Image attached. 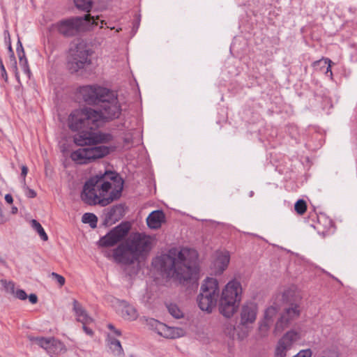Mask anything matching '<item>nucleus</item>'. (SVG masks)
Listing matches in <instances>:
<instances>
[{"label":"nucleus","mask_w":357,"mask_h":357,"mask_svg":"<svg viewBox=\"0 0 357 357\" xmlns=\"http://www.w3.org/2000/svg\"><path fill=\"white\" fill-rule=\"evenodd\" d=\"M116 183V187L111 190L109 196H103L100 201L101 206H106L112 202L119 199L122 193L124 180H113Z\"/></svg>","instance_id":"15"},{"label":"nucleus","mask_w":357,"mask_h":357,"mask_svg":"<svg viewBox=\"0 0 357 357\" xmlns=\"http://www.w3.org/2000/svg\"><path fill=\"white\" fill-rule=\"evenodd\" d=\"M83 330L84 331L89 335L92 336L93 335V330L86 326V324H83Z\"/></svg>","instance_id":"45"},{"label":"nucleus","mask_w":357,"mask_h":357,"mask_svg":"<svg viewBox=\"0 0 357 357\" xmlns=\"http://www.w3.org/2000/svg\"><path fill=\"white\" fill-rule=\"evenodd\" d=\"M152 265L167 278H175L181 282L197 283L199 268L195 250L172 248L167 254L156 257Z\"/></svg>","instance_id":"2"},{"label":"nucleus","mask_w":357,"mask_h":357,"mask_svg":"<svg viewBox=\"0 0 357 357\" xmlns=\"http://www.w3.org/2000/svg\"><path fill=\"white\" fill-rule=\"evenodd\" d=\"M167 309L169 314L175 319H178L183 318L184 316L183 312L176 304H169V305H167Z\"/></svg>","instance_id":"31"},{"label":"nucleus","mask_w":357,"mask_h":357,"mask_svg":"<svg viewBox=\"0 0 357 357\" xmlns=\"http://www.w3.org/2000/svg\"><path fill=\"white\" fill-rule=\"evenodd\" d=\"M1 282L3 285L4 289L7 292L11 294H15V283L13 282H7L6 280H1Z\"/></svg>","instance_id":"37"},{"label":"nucleus","mask_w":357,"mask_h":357,"mask_svg":"<svg viewBox=\"0 0 357 357\" xmlns=\"http://www.w3.org/2000/svg\"><path fill=\"white\" fill-rule=\"evenodd\" d=\"M107 327L109 329H110L112 331H114L115 330V327L112 324H109L107 325Z\"/></svg>","instance_id":"50"},{"label":"nucleus","mask_w":357,"mask_h":357,"mask_svg":"<svg viewBox=\"0 0 357 357\" xmlns=\"http://www.w3.org/2000/svg\"><path fill=\"white\" fill-rule=\"evenodd\" d=\"M0 68H1V77L2 78L6 81L7 82L8 81V75H7V73L6 71V69H5V67L3 64V62L0 59Z\"/></svg>","instance_id":"42"},{"label":"nucleus","mask_w":357,"mask_h":357,"mask_svg":"<svg viewBox=\"0 0 357 357\" xmlns=\"http://www.w3.org/2000/svg\"><path fill=\"white\" fill-rule=\"evenodd\" d=\"M126 206L123 204H116L110 208L105 213L104 223L112 225L120 220L126 214Z\"/></svg>","instance_id":"13"},{"label":"nucleus","mask_w":357,"mask_h":357,"mask_svg":"<svg viewBox=\"0 0 357 357\" xmlns=\"http://www.w3.org/2000/svg\"><path fill=\"white\" fill-rule=\"evenodd\" d=\"M277 312L278 310L275 307L271 306L268 307L265 311L264 318L263 320L273 324L274 317L276 316Z\"/></svg>","instance_id":"32"},{"label":"nucleus","mask_w":357,"mask_h":357,"mask_svg":"<svg viewBox=\"0 0 357 357\" xmlns=\"http://www.w3.org/2000/svg\"><path fill=\"white\" fill-rule=\"evenodd\" d=\"M230 256L228 251L217 252L213 261L214 271L216 275H220L227 268Z\"/></svg>","instance_id":"14"},{"label":"nucleus","mask_w":357,"mask_h":357,"mask_svg":"<svg viewBox=\"0 0 357 357\" xmlns=\"http://www.w3.org/2000/svg\"><path fill=\"white\" fill-rule=\"evenodd\" d=\"M87 67L86 65L83 64L82 61H79L77 60H74V58L68 56L67 61V68L71 73H75L79 72V70L84 69Z\"/></svg>","instance_id":"22"},{"label":"nucleus","mask_w":357,"mask_h":357,"mask_svg":"<svg viewBox=\"0 0 357 357\" xmlns=\"http://www.w3.org/2000/svg\"><path fill=\"white\" fill-rule=\"evenodd\" d=\"M51 277L53 279H54L59 283V284L60 286L64 285L66 280H65V278L62 275H61L56 273L52 272L51 273Z\"/></svg>","instance_id":"39"},{"label":"nucleus","mask_w":357,"mask_h":357,"mask_svg":"<svg viewBox=\"0 0 357 357\" xmlns=\"http://www.w3.org/2000/svg\"><path fill=\"white\" fill-rule=\"evenodd\" d=\"M107 28H109V26H107ZM110 29H114V27H109Z\"/></svg>","instance_id":"53"},{"label":"nucleus","mask_w":357,"mask_h":357,"mask_svg":"<svg viewBox=\"0 0 357 357\" xmlns=\"http://www.w3.org/2000/svg\"><path fill=\"white\" fill-rule=\"evenodd\" d=\"M128 242L130 245V248L140 257L151 250L153 239L149 235L137 232L130 236Z\"/></svg>","instance_id":"10"},{"label":"nucleus","mask_w":357,"mask_h":357,"mask_svg":"<svg viewBox=\"0 0 357 357\" xmlns=\"http://www.w3.org/2000/svg\"><path fill=\"white\" fill-rule=\"evenodd\" d=\"M14 294L20 300H26L28 297L26 293L22 289H17Z\"/></svg>","instance_id":"41"},{"label":"nucleus","mask_w":357,"mask_h":357,"mask_svg":"<svg viewBox=\"0 0 357 357\" xmlns=\"http://www.w3.org/2000/svg\"><path fill=\"white\" fill-rule=\"evenodd\" d=\"M130 229V225L128 222H121L105 236L100 238L99 240L100 246L105 248L114 246L127 236Z\"/></svg>","instance_id":"8"},{"label":"nucleus","mask_w":357,"mask_h":357,"mask_svg":"<svg viewBox=\"0 0 357 357\" xmlns=\"http://www.w3.org/2000/svg\"><path fill=\"white\" fill-rule=\"evenodd\" d=\"M24 185H26L25 180H24Z\"/></svg>","instance_id":"55"},{"label":"nucleus","mask_w":357,"mask_h":357,"mask_svg":"<svg viewBox=\"0 0 357 357\" xmlns=\"http://www.w3.org/2000/svg\"><path fill=\"white\" fill-rule=\"evenodd\" d=\"M27 298H29L30 303L32 304H35L38 302V297L34 294H30Z\"/></svg>","instance_id":"44"},{"label":"nucleus","mask_w":357,"mask_h":357,"mask_svg":"<svg viewBox=\"0 0 357 357\" xmlns=\"http://www.w3.org/2000/svg\"><path fill=\"white\" fill-rule=\"evenodd\" d=\"M4 36H5V39L7 40V38L8 39V52H9V54H10V58H13L14 59V52H13V50L12 49V47H11V43H10V34L8 33V31H5L4 32Z\"/></svg>","instance_id":"40"},{"label":"nucleus","mask_w":357,"mask_h":357,"mask_svg":"<svg viewBox=\"0 0 357 357\" xmlns=\"http://www.w3.org/2000/svg\"><path fill=\"white\" fill-rule=\"evenodd\" d=\"M253 192H250V196H252Z\"/></svg>","instance_id":"56"},{"label":"nucleus","mask_w":357,"mask_h":357,"mask_svg":"<svg viewBox=\"0 0 357 357\" xmlns=\"http://www.w3.org/2000/svg\"><path fill=\"white\" fill-rule=\"evenodd\" d=\"M75 6L86 12H89L93 7L94 0H74Z\"/></svg>","instance_id":"28"},{"label":"nucleus","mask_w":357,"mask_h":357,"mask_svg":"<svg viewBox=\"0 0 357 357\" xmlns=\"http://www.w3.org/2000/svg\"><path fill=\"white\" fill-rule=\"evenodd\" d=\"M20 47L21 48L20 50V48L17 47V53H18V56H19V60H20V64L24 73L25 74H26L28 77H29L30 76V70L29 68L28 61H27L26 59L25 58L24 52V50H23L21 43L20 44Z\"/></svg>","instance_id":"27"},{"label":"nucleus","mask_w":357,"mask_h":357,"mask_svg":"<svg viewBox=\"0 0 357 357\" xmlns=\"http://www.w3.org/2000/svg\"><path fill=\"white\" fill-rule=\"evenodd\" d=\"M291 348L284 344L278 342V344L275 349V357H287V353ZM312 351L310 349H304L300 351L296 355L292 357H311Z\"/></svg>","instance_id":"17"},{"label":"nucleus","mask_w":357,"mask_h":357,"mask_svg":"<svg viewBox=\"0 0 357 357\" xmlns=\"http://www.w3.org/2000/svg\"><path fill=\"white\" fill-rule=\"evenodd\" d=\"M100 24H101L100 28L102 29V28H103L104 24H106V22L104 20H101Z\"/></svg>","instance_id":"51"},{"label":"nucleus","mask_w":357,"mask_h":357,"mask_svg":"<svg viewBox=\"0 0 357 357\" xmlns=\"http://www.w3.org/2000/svg\"><path fill=\"white\" fill-rule=\"evenodd\" d=\"M0 263H1V264H6L5 260H4L2 257H0Z\"/></svg>","instance_id":"52"},{"label":"nucleus","mask_w":357,"mask_h":357,"mask_svg":"<svg viewBox=\"0 0 357 357\" xmlns=\"http://www.w3.org/2000/svg\"><path fill=\"white\" fill-rule=\"evenodd\" d=\"M79 93L88 105L99 106V109L84 107L73 112L68 117V126L74 131L80 132L75 135L74 142L78 146H94L80 148L70 155L77 164H87L107 155L114 146L105 145L113 140L110 133L93 132V130L103 123L119 117L121 107L117 94L99 85H86L79 88Z\"/></svg>","instance_id":"1"},{"label":"nucleus","mask_w":357,"mask_h":357,"mask_svg":"<svg viewBox=\"0 0 357 357\" xmlns=\"http://www.w3.org/2000/svg\"><path fill=\"white\" fill-rule=\"evenodd\" d=\"M18 211V209L16 206H13L12 208H11V213L13 214H16Z\"/></svg>","instance_id":"48"},{"label":"nucleus","mask_w":357,"mask_h":357,"mask_svg":"<svg viewBox=\"0 0 357 357\" xmlns=\"http://www.w3.org/2000/svg\"><path fill=\"white\" fill-rule=\"evenodd\" d=\"M242 287L239 281H229L220 296L218 309L220 313L226 318H230L236 312L242 299Z\"/></svg>","instance_id":"4"},{"label":"nucleus","mask_w":357,"mask_h":357,"mask_svg":"<svg viewBox=\"0 0 357 357\" xmlns=\"http://www.w3.org/2000/svg\"><path fill=\"white\" fill-rule=\"evenodd\" d=\"M120 30H121V29H116V32H119Z\"/></svg>","instance_id":"54"},{"label":"nucleus","mask_w":357,"mask_h":357,"mask_svg":"<svg viewBox=\"0 0 357 357\" xmlns=\"http://www.w3.org/2000/svg\"><path fill=\"white\" fill-rule=\"evenodd\" d=\"M31 227L33 229H35L38 235L40 236V238L46 241L48 240V236L47 235L46 232L45 231L42 225L36 220H32L31 221Z\"/></svg>","instance_id":"29"},{"label":"nucleus","mask_w":357,"mask_h":357,"mask_svg":"<svg viewBox=\"0 0 357 357\" xmlns=\"http://www.w3.org/2000/svg\"><path fill=\"white\" fill-rule=\"evenodd\" d=\"M113 333L115 335H116L117 336H120L121 335V332L119 330L116 329V328H115V330L113 331Z\"/></svg>","instance_id":"49"},{"label":"nucleus","mask_w":357,"mask_h":357,"mask_svg":"<svg viewBox=\"0 0 357 357\" xmlns=\"http://www.w3.org/2000/svg\"><path fill=\"white\" fill-rule=\"evenodd\" d=\"M238 325L237 327L235 326L234 324H233L230 321H227L223 325V333L225 335L228 336L229 338L234 340L235 338L238 339Z\"/></svg>","instance_id":"24"},{"label":"nucleus","mask_w":357,"mask_h":357,"mask_svg":"<svg viewBox=\"0 0 357 357\" xmlns=\"http://www.w3.org/2000/svg\"><path fill=\"white\" fill-rule=\"evenodd\" d=\"M66 351V346L60 340L53 337L50 349V354H60Z\"/></svg>","instance_id":"25"},{"label":"nucleus","mask_w":357,"mask_h":357,"mask_svg":"<svg viewBox=\"0 0 357 357\" xmlns=\"http://www.w3.org/2000/svg\"><path fill=\"white\" fill-rule=\"evenodd\" d=\"M165 220V214L162 211H154L151 212L146 218L147 225L151 229H158L161 227Z\"/></svg>","instance_id":"18"},{"label":"nucleus","mask_w":357,"mask_h":357,"mask_svg":"<svg viewBox=\"0 0 357 357\" xmlns=\"http://www.w3.org/2000/svg\"><path fill=\"white\" fill-rule=\"evenodd\" d=\"M27 192L26 193V196L29 198H34L36 196V192L26 187Z\"/></svg>","instance_id":"43"},{"label":"nucleus","mask_w":357,"mask_h":357,"mask_svg":"<svg viewBox=\"0 0 357 357\" xmlns=\"http://www.w3.org/2000/svg\"><path fill=\"white\" fill-rule=\"evenodd\" d=\"M123 307L121 309V316L125 319L135 320L137 318V312L136 309L131 305L128 304L126 301L122 302Z\"/></svg>","instance_id":"20"},{"label":"nucleus","mask_w":357,"mask_h":357,"mask_svg":"<svg viewBox=\"0 0 357 357\" xmlns=\"http://www.w3.org/2000/svg\"><path fill=\"white\" fill-rule=\"evenodd\" d=\"M69 56L74 58V60L82 61L87 66L91 64L89 50L84 47H77L75 50H72Z\"/></svg>","instance_id":"16"},{"label":"nucleus","mask_w":357,"mask_h":357,"mask_svg":"<svg viewBox=\"0 0 357 357\" xmlns=\"http://www.w3.org/2000/svg\"><path fill=\"white\" fill-rule=\"evenodd\" d=\"M108 346L114 356H123L124 355L120 341L110 335H108Z\"/></svg>","instance_id":"21"},{"label":"nucleus","mask_w":357,"mask_h":357,"mask_svg":"<svg viewBox=\"0 0 357 357\" xmlns=\"http://www.w3.org/2000/svg\"><path fill=\"white\" fill-rule=\"evenodd\" d=\"M257 314V305L254 302H246L240 310V322L238 329V339L244 340L248 337L252 324L255 321Z\"/></svg>","instance_id":"7"},{"label":"nucleus","mask_w":357,"mask_h":357,"mask_svg":"<svg viewBox=\"0 0 357 357\" xmlns=\"http://www.w3.org/2000/svg\"><path fill=\"white\" fill-rule=\"evenodd\" d=\"M73 311L77 317V320L82 324H88L93 321L92 318L87 314L85 309L76 300H73Z\"/></svg>","instance_id":"19"},{"label":"nucleus","mask_w":357,"mask_h":357,"mask_svg":"<svg viewBox=\"0 0 357 357\" xmlns=\"http://www.w3.org/2000/svg\"><path fill=\"white\" fill-rule=\"evenodd\" d=\"M98 17L95 18L90 14H86L83 17H71L53 23L50 25L48 30L50 33H57L64 37H73L79 31L90 30L93 26L98 25Z\"/></svg>","instance_id":"3"},{"label":"nucleus","mask_w":357,"mask_h":357,"mask_svg":"<svg viewBox=\"0 0 357 357\" xmlns=\"http://www.w3.org/2000/svg\"><path fill=\"white\" fill-rule=\"evenodd\" d=\"M220 297L219 283L216 278H206L200 287L197 301L202 311L211 313L216 306Z\"/></svg>","instance_id":"5"},{"label":"nucleus","mask_w":357,"mask_h":357,"mask_svg":"<svg viewBox=\"0 0 357 357\" xmlns=\"http://www.w3.org/2000/svg\"><path fill=\"white\" fill-rule=\"evenodd\" d=\"M300 338L298 333L294 331H290L287 332L280 340L282 344H284L291 348V346L294 342H296Z\"/></svg>","instance_id":"23"},{"label":"nucleus","mask_w":357,"mask_h":357,"mask_svg":"<svg viewBox=\"0 0 357 357\" xmlns=\"http://www.w3.org/2000/svg\"><path fill=\"white\" fill-rule=\"evenodd\" d=\"M27 172H28V169L26 166H22V172H21V176L22 177H25L27 174Z\"/></svg>","instance_id":"47"},{"label":"nucleus","mask_w":357,"mask_h":357,"mask_svg":"<svg viewBox=\"0 0 357 357\" xmlns=\"http://www.w3.org/2000/svg\"><path fill=\"white\" fill-rule=\"evenodd\" d=\"M82 220L84 223L89 224L91 228H96L97 227L98 218L93 213H84L82 216Z\"/></svg>","instance_id":"30"},{"label":"nucleus","mask_w":357,"mask_h":357,"mask_svg":"<svg viewBox=\"0 0 357 357\" xmlns=\"http://www.w3.org/2000/svg\"><path fill=\"white\" fill-rule=\"evenodd\" d=\"M300 314L299 307L296 304H292L282 314L275 324V333H281L287 326L291 320L298 317Z\"/></svg>","instance_id":"12"},{"label":"nucleus","mask_w":357,"mask_h":357,"mask_svg":"<svg viewBox=\"0 0 357 357\" xmlns=\"http://www.w3.org/2000/svg\"><path fill=\"white\" fill-rule=\"evenodd\" d=\"M100 180H86L81 192V199L90 206L100 205L103 196L112 190V184L105 181L100 186L98 185Z\"/></svg>","instance_id":"6"},{"label":"nucleus","mask_w":357,"mask_h":357,"mask_svg":"<svg viewBox=\"0 0 357 357\" xmlns=\"http://www.w3.org/2000/svg\"><path fill=\"white\" fill-rule=\"evenodd\" d=\"M118 174L112 170L106 169L103 173L96 175L93 178H117Z\"/></svg>","instance_id":"33"},{"label":"nucleus","mask_w":357,"mask_h":357,"mask_svg":"<svg viewBox=\"0 0 357 357\" xmlns=\"http://www.w3.org/2000/svg\"><path fill=\"white\" fill-rule=\"evenodd\" d=\"M273 324L270 323V322H268V321H266L264 320H262L260 323H259V332L260 333V335L261 337H264L267 335V333L270 328V326L272 325Z\"/></svg>","instance_id":"35"},{"label":"nucleus","mask_w":357,"mask_h":357,"mask_svg":"<svg viewBox=\"0 0 357 357\" xmlns=\"http://www.w3.org/2000/svg\"><path fill=\"white\" fill-rule=\"evenodd\" d=\"M5 200L8 204H12L13 202V198L11 195L7 194L5 196Z\"/></svg>","instance_id":"46"},{"label":"nucleus","mask_w":357,"mask_h":357,"mask_svg":"<svg viewBox=\"0 0 357 357\" xmlns=\"http://www.w3.org/2000/svg\"><path fill=\"white\" fill-rule=\"evenodd\" d=\"M10 67L15 73V77L19 81L20 75H19V72L17 70V61H16L15 56H14V59L10 58Z\"/></svg>","instance_id":"38"},{"label":"nucleus","mask_w":357,"mask_h":357,"mask_svg":"<svg viewBox=\"0 0 357 357\" xmlns=\"http://www.w3.org/2000/svg\"><path fill=\"white\" fill-rule=\"evenodd\" d=\"M331 63L332 62H331V61L329 59H328V58H322L321 59H320L319 61H314L313 63V66L314 68H317L318 66H319L321 64L328 65L326 73L330 72L331 75H332V71L331 70Z\"/></svg>","instance_id":"36"},{"label":"nucleus","mask_w":357,"mask_h":357,"mask_svg":"<svg viewBox=\"0 0 357 357\" xmlns=\"http://www.w3.org/2000/svg\"><path fill=\"white\" fill-rule=\"evenodd\" d=\"M52 340L53 337L46 338L43 337H36L31 338V341L35 342L38 346L45 349L48 354L50 352Z\"/></svg>","instance_id":"26"},{"label":"nucleus","mask_w":357,"mask_h":357,"mask_svg":"<svg viewBox=\"0 0 357 357\" xmlns=\"http://www.w3.org/2000/svg\"><path fill=\"white\" fill-rule=\"evenodd\" d=\"M294 209L299 215H303L307 210V204L303 199H298L294 205Z\"/></svg>","instance_id":"34"},{"label":"nucleus","mask_w":357,"mask_h":357,"mask_svg":"<svg viewBox=\"0 0 357 357\" xmlns=\"http://www.w3.org/2000/svg\"><path fill=\"white\" fill-rule=\"evenodd\" d=\"M146 322L150 330L155 331L165 338H178L183 337L185 333V331L181 328L169 327L153 318L146 319Z\"/></svg>","instance_id":"9"},{"label":"nucleus","mask_w":357,"mask_h":357,"mask_svg":"<svg viewBox=\"0 0 357 357\" xmlns=\"http://www.w3.org/2000/svg\"><path fill=\"white\" fill-rule=\"evenodd\" d=\"M130 248V245L128 241L124 244L119 245L113 250L114 261L116 263L124 265H131L137 261L139 257Z\"/></svg>","instance_id":"11"}]
</instances>
